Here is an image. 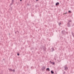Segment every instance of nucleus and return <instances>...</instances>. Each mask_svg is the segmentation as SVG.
Returning <instances> with one entry per match:
<instances>
[{
    "label": "nucleus",
    "mask_w": 74,
    "mask_h": 74,
    "mask_svg": "<svg viewBox=\"0 0 74 74\" xmlns=\"http://www.w3.org/2000/svg\"><path fill=\"white\" fill-rule=\"evenodd\" d=\"M67 23L68 27H70V23Z\"/></svg>",
    "instance_id": "6"
},
{
    "label": "nucleus",
    "mask_w": 74,
    "mask_h": 74,
    "mask_svg": "<svg viewBox=\"0 0 74 74\" xmlns=\"http://www.w3.org/2000/svg\"><path fill=\"white\" fill-rule=\"evenodd\" d=\"M53 51H54V49H53V48H52L51 50V52H53Z\"/></svg>",
    "instance_id": "5"
},
{
    "label": "nucleus",
    "mask_w": 74,
    "mask_h": 74,
    "mask_svg": "<svg viewBox=\"0 0 74 74\" xmlns=\"http://www.w3.org/2000/svg\"><path fill=\"white\" fill-rule=\"evenodd\" d=\"M10 71H13V70H12V69H10Z\"/></svg>",
    "instance_id": "13"
},
{
    "label": "nucleus",
    "mask_w": 74,
    "mask_h": 74,
    "mask_svg": "<svg viewBox=\"0 0 74 74\" xmlns=\"http://www.w3.org/2000/svg\"><path fill=\"white\" fill-rule=\"evenodd\" d=\"M72 35L73 37H74V33H73L72 34Z\"/></svg>",
    "instance_id": "11"
},
{
    "label": "nucleus",
    "mask_w": 74,
    "mask_h": 74,
    "mask_svg": "<svg viewBox=\"0 0 74 74\" xmlns=\"http://www.w3.org/2000/svg\"><path fill=\"white\" fill-rule=\"evenodd\" d=\"M50 63H51V64H52L53 65V64H55V62H51V61H50Z\"/></svg>",
    "instance_id": "4"
},
{
    "label": "nucleus",
    "mask_w": 74,
    "mask_h": 74,
    "mask_svg": "<svg viewBox=\"0 0 74 74\" xmlns=\"http://www.w3.org/2000/svg\"><path fill=\"white\" fill-rule=\"evenodd\" d=\"M59 2H57V3H56V5H59Z\"/></svg>",
    "instance_id": "7"
},
{
    "label": "nucleus",
    "mask_w": 74,
    "mask_h": 74,
    "mask_svg": "<svg viewBox=\"0 0 74 74\" xmlns=\"http://www.w3.org/2000/svg\"><path fill=\"white\" fill-rule=\"evenodd\" d=\"M51 73L52 74H53V73H54V72H53L52 71H51Z\"/></svg>",
    "instance_id": "9"
},
{
    "label": "nucleus",
    "mask_w": 74,
    "mask_h": 74,
    "mask_svg": "<svg viewBox=\"0 0 74 74\" xmlns=\"http://www.w3.org/2000/svg\"><path fill=\"white\" fill-rule=\"evenodd\" d=\"M36 1H38V0H36Z\"/></svg>",
    "instance_id": "20"
},
{
    "label": "nucleus",
    "mask_w": 74,
    "mask_h": 74,
    "mask_svg": "<svg viewBox=\"0 0 74 74\" xmlns=\"http://www.w3.org/2000/svg\"><path fill=\"white\" fill-rule=\"evenodd\" d=\"M46 70V71H50V70H49V68H47Z\"/></svg>",
    "instance_id": "8"
},
{
    "label": "nucleus",
    "mask_w": 74,
    "mask_h": 74,
    "mask_svg": "<svg viewBox=\"0 0 74 74\" xmlns=\"http://www.w3.org/2000/svg\"><path fill=\"white\" fill-rule=\"evenodd\" d=\"M21 1H22V0H20Z\"/></svg>",
    "instance_id": "17"
},
{
    "label": "nucleus",
    "mask_w": 74,
    "mask_h": 74,
    "mask_svg": "<svg viewBox=\"0 0 74 74\" xmlns=\"http://www.w3.org/2000/svg\"><path fill=\"white\" fill-rule=\"evenodd\" d=\"M63 74H64V73H63Z\"/></svg>",
    "instance_id": "21"
},
{
    "label": "nucleus",
    "mask_w": 74,
    "mask_h": 74,
    "mask_svg": "<svg viewBox=\"0 0 74 74\" xmlns=\"http://www.w3.org/2000/svg\"><path fill=\"white\" fill-rule=\"evenodd\" d=\"M71 22V20H69L68 21V23H69V22Z\"/></svg>",
    "instance_id": "10"
},
{
    "label": "nucleus",
    "mask_w": 74,
    "mask_h": 74,
    "mask_svg": "<svg viewBox=\"0 0 74 74\" xmlns=\"http://www.w3.org/2000/svg\"><path fill=\"white\" fill-rule=\"evenodd\" d=\"M17 55H18V56H19V54H17Z\"/></svg>",
    "instance_id": "15"
},
{
    "label": "nucleus",
    "mask_w": 74,
    "mask_h": 74,
    "mask_svg": "<svg viewBox=\"0 0 74 74\" xmlns=\"http://www.w3.org/2000/svg\"><path fill=\"white\" fill-rule=\"evenodd\" d=\"M13 71H15L14 70Z\"/></svg>",
    "instance_id": "19"
},
{
    "label": "nucleus",
    "mask_w": 74,
    "mask_h": 74,
    "mask_svg": "<svg viewBox=\"0 0 74 74\" xmlns=\"http://www.w3.org/2000/svg\"><path fill=\"white\" fill-rule=\"evenodd\" d=\"M58 25H59V26H60V25H61V23H58Z\"/></svg>",
    "instance_id": "12"
},
{
    "label": "nucleus",
    "mask_w": 74,
    "mask_h": 74,
    "mask_svg": "<svg viewBox=\"0 0 74 74\" xmlns=\"http://www.w3.org/2000/svg\"><path fill=\"white\" fill-rule=\"evenodd\" d=\"M42 69L43 70H43H45V67L43 66V67H42Z\"/></svg>",
    "instance_id": "3"
},
{
    "label": "nucleus",
    "mask_w": 74,
    "mask_h": 74,
    "mask_svg": "<svg viewBox=\"0 0 74 74\" xmlns=\"http://www.w3.org/2000/svg\"><path fill=\"white\" fill-rule=\"evenodd\" d=\"M71 12L70 11H69V12Z\"/></svg>",
    "instance_id": "16"
},
{
    "label": "nucleus",
    "mask_w": 74,
    "mask_h": 74,
    "mask_svg": "<svg viewBox=\"0 0 74 74\" xmlns=\"http://www.w3.org/2000/svg\"><path fill=\"white\" fill-rule=\"evenodd\" d=\"M62 34H63V35H65V34L67 33V32H65L64 31H62Z\"/></svg>",
    "instance_id": "1"
},
{
    "label": "nucleus",
    "mask_w": 74,
    "mask_h": 74,
    "mask_svg": "<svg viewBox=\"0 0 74 74\" xmlns=\"http://www.w3.org/2000/svg\"><path fill=\"white\" fill-rule=\"evenodd\" d=\"M64 68L65 70L67 71V69H68V68L66 66H65Z\"/></svg>",
    "instance_id": "2"
},
{
    "label": "nucleus",
    "mask_w": 74,
    "mask_h": 74,
    "mask_svg": "<svg viewBox=\"0 0 74 74\" xmlns=\"http://www.w3.org/2000/svg\"><path fill=\"white\" fill-rule=\"evenodd\" d=\"M65 14H67V13L66 12Z\"/></svg>",
    "instance_id": "18"
},
{
    "label": "nucleus",
    "mask_w": 74,
    "mask_h": 74,
    "mask_svg": "<svg viewBox=\"0 0 74 74\" xmlns=\"http://www.w3.org/2000/svg\"><path fill=\"white\" fill-rule=\"evenodd\" d=\"M12 3H13L14 2V0H12Z\"/></svg>",
    "instance_id": "14"
}]
</instances>
